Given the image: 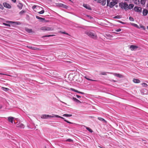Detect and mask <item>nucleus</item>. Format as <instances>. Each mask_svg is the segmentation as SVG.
<instances>
[{"instance_id": "nucleus-1", "label": "nucleus", "mask_w": 148, "mask_h": 148, "mask_svg": "<svg viewBox=\"0 0 148 148\" xmlns=\"http://www.w3.org/2000/svg\"><path fill=\"white\" fill-rule=\"evenodd\" d=\"M85 34L92 38H96V35L95 32L93 31H86L85 32Z\"/></svg>"}, {"instance_id": "nucleus-2", "label": "nucleus", "mask_w": 148, "mask_h": 148, "mask_svg": "<svg viewBox=\"0 0 148 148\" xmlns=\"http://www.w3.org/2000/svg\"><path fill=\"white\" fill-rule=\"evenodd\" d=\"M110 1V0H107V5L108 6H109L110 8H112L116 3V2L114 1L113 0H112V1H111L109 3Z\"/></svg>"}, {"instance_id": "nucleus-3", "label": "nucleus", "mask_w": 148, "mask_h": 148, "mask_svg": "<svg viewBox=\"0 0 148 148\" xmlns=\"http://www.w3.org/2000/svg\"><path fill=\"white\" fill-rule=\"evenodd\" d=\"M119 6L122 8L127 10L128 9V4L125 3H122L119 4Z\"/></svg>"}, {"instance_id": "nucleus-4", "label": "nucleus", "mask_w": 148, "mask_h": 148, "mask_svg": "<svg viewBox=\"0 0 148 148\" xmlns=\"http://www.w3.org/2000/svg\"><path fill=\"white\" fill-rule=\"evenodd\" d=\"M40 29L43 31H52L53 29L52 27H42L40 28Z\"/></svg>"}, {"instance_id": "nucleus-5", "label": "nucleus", "mask_w": 148, "mask_h": 148, "mask_svg": "<svg viewBox=\"0 0 148 148\" xmlns=\"http://www.w3.org/2000/svg\"><path fill=\"white\" fill-rule=\"evenodd\" d=\"M54 117L53 116H51V115L47 114H43L42 115L41 118L42 119H46L48 118H52Z\"/></svg>"}, {"instance_id": "nucleus-6", "label": "nucleus", "mask_w": 148, "mask_h": 148, "mask_svg": "<svg viewBox=\"0 0 148 148\" xmlns=\"http://www.w3.org/2000/svg\"><path fill=\"white\" fill-rule=\"evenodd\" d=\"M3 5L5 7L8 9H10L11 8V5L7 3H3Z\"/></svg>"}, {"instance_id": "nucleus-7", "label": "nucleus", "mask_w": 148, "mask_h": 148, "mask_svg": "<svg viewBox=\"0 0 148 148\" xmlns=\"http://www.w3.org/2000/svg\"><path fill=\"white\" fill-rule=\"evenodd\" d=\"M134 9L135 11L138 12H140L142 11V8L140 7H135L134 8Z\"/></svg>"}, {"instance_id": "nucleus-8", "label": "nucleus", "mask_w": 148, "mask_h": 148, "mask_svg": "<svg viewBox=\"0 0 148 148\" xmlns=\"http://www.w3.org/2000/svg\"><path fill=\"white\" fill-rule=\"evenodd\" d=\"M104 36L106 38L111 40L112 38V36L108 34H105V35H104Z\"/></svg>"}, {"instance_id": "nucleus-9", "label": "nucleus", "mask_w": 148, "mask_h": 148, "mask_svg": "<svg viewBox=\"0 0 148 148\" xmlns=\"http://www.w3.org/2000/svg\"><path fill=\"white\" fill-rule=\"evenodd\" d=\"M138 48V47L134 45H131L130 47V48L132 51L135 50Z\"/></svg>"}, {"instance_id": "nucleus-10", "label": "nucleus", "mask_w": 148, "mask_h": 148, "mask_svg": "<svg viewBox=\"0 0 148 148\" xmlns=\"http://www.w3.org/2000/svg\"><path fill=\"white\" fill-rule=\"evenodd\" d=\"M8 120L9 122H11V123H13V120L14 118L13 117L9 116L8 118Z\"/></svg>"}, {"instance_id": "nucleus-11", "label": "nucleus", "mask_w": 148, "mask_h": 148, "mask_svg": "<svg viewBox=\"0 0 148 148\" xmlns=\"http://www.w3.org/2000/svg\"><path fill=\"white\" fill-rule=\"evenodd\" d=\"M111 74H112L114 75L119 77H123V75L119 74L112 73Z\"/></svg>"}, {"instance_id": "nucleus-12", "label": "nucleus", "mask_w": 148, "mask_h": 148, "mask_svg": "<svg viewBox=\"0 0 148 148\" xmlns=\"http://www.w3.org/2000/svg\"><path fill=\"white\" fill-rule=\"evenodd\" d=\"M83 6L87 9L89 10H91V8L90 6L88 5L84 4H83Z\"/></svg>"}, {"instance_id": "nucleus-13", "label": "nucleus", "mask_w": 148, "mask_h": 148, "mask_svg": "<svg viewBox=\"0 0 148 148\" xmlns=\"http://www.w3.org/2000/svg\"><path fill=\"white\" fill-rule=\"evenodd\" d=\"M36 17L37 19L40 20V21L41 22H42L44 21L45 22V18L40 17L38 16H36Z\"/></svg>"}, {"instance_id": "nucleus-14", "label": "nucleus", "mask_w": 148, "mask_h": 148, "mask_svg": "<svg viewBox=\"0 0 148 148\" xmlns=\"http://www.w3.org/2000/svg\"><path fill=\"white\" fill-rule=\"evenodd\" d=\"M73 99L74 101H75L76 103H81V102L80 101H79V100L77 99L75 97H73Z\"/></svg>"}, {"instance_id": "nucleus-15", "label": "nucleus", "mask_w": 148, "mask_h": 148, "mask_svg": "<svg viewBox=\"0 0 148 148\" xmlns=\"http://www.w3.org/2000/svg\"><path fill=\"white\" fill-rule=\"evenodd\" d=\"M17 7L20 9L21 10L22 9L23 7V4L22 3H19L17 5Z\"/></svg>"}, {"instance_id": "nucleus-16", "label": "nucleus", "mask_w": 148, "mask_h": 148, "mask_svg": "<svg viewBox=\"0 0 148 148\" xmlns=\"http://www.w3.org/2000/svg\"><path fill=\"white\" fill-rule=\"evenodd\" d=\"M133 81L134 83H139L140 82V81L139 79H133Z\"/></svg>"}, {"instance_id": "nucleus-17", "label": "nucleus", "mask_w": 148, "mask_h": 148, "mask_svg": "<svg viewBox=\"0 0 148 148\" xmlns=\"http://www.w3.org/2000/svg\"><path fill=\"white\" fill-rule=\"evenodd\" d=\"M59 6L63 8H67V6L65 5L62 3H60L59 4Z\"/></svg>"}, {"instance_id": "nucleus-18", "label": "nucleus", "mask_w": 148, "mask_h": 148, "mask_svg": "<svg viewBox=\"0 0 148 148\" xmlns=\"http://www.w3.org/2000/svg\"><path fill=\"white\" fill-rule=\"evenodd\" d=\"M25 30L27 32L29 33H32L33 32L32 29H29L28 28H26Z\"/></svg>"}, {"instance_id": "nucleus-19", "label": "nucleus", "mask_w": 148, "mask_h": 148, "mask_svg": "<svg viewBox=\"0 0 148 148\" xmlns=\"http://www.w3.org/2000/svg\"><path fill=\"white\" fill-rule=\"evenodd\" d=\"M29 48L32 49V50H38L39 49V48H37L33 47L31 46H27Z\"/></svg>"}, {"instance_id": "nucleus-20", "label": "nucleus", "mask_w": 148, "mask_h": 148, "mask_svg": "<svg viewBox=\"0 0 148 148\" xmlns=\"http://www.w3.org/2000/svg\"><path fill=\"white\" fill-rule=\"evenodd\" d=\"M148 11L147 10L144 9L143 11V15L146 16L148 13Z\"/></svg>"}, {"instance_id": "nucleus-21", "label": "nucleus", "mask_w": 148, "mask_h": 148, "mask_svg": "<svg viewBox=\"0 0 148 148\" xmlns=\"http://www.w3.org/2000/svg\"><path fill=\"white\" fill-rule=\"evenodd\" d=\"M1 89L2 90L5 91H7L9 90V88H7L4 87H1Z\"/></svg>"}, {"instance_id": "nucleus-22", "label": "nucleus", "mask_w": 148, "mask_h": 148, "mask_svg": "<svg viewBox=\"0 0 148 148\" xmlns=\"http://www.w3.org/2000/svg\"><path fill=\"white\" fill-rule=\"evenodd\" d=\"M133 1L135 4L138 5L140 3V0H133Z\"/></svg>"}, {"instance_id": "nucleus-23", "label": "nucleus", "mask_w": 148, "mask_h": 148, "mask_svg": "<svg viewBox=\"0 0 148 148\" xmlns=\"http://www.w3.org/2000/svg\"><path fill=\"white\" fill-rule=\"evenodd\" d=\"M62 116H65L66 117H70L72 116V114H64Z\"/></svg>"}, {"instance_id": "nucleus-24", "label": "nucleus", "mask_w": 148, "mask_h": 148, "mask_svg": "<svg viewBox=\"0 0 148 148\" xmlns=\"http://www.w3.org/2000/svg\"><path fill=\"white\" fill-rule=\"evenodd\" d=\"M6 22L7 23H12V22L13 23H14L15 24L17 25H19V24H20V22H12V21H7Z\"/></svg>"}, {"instance_id": "nucleus-25", "label": "nucleus", "mask_w": 148, "mask_h": 148, "mask_svg": "<svg viewBox=\"0 0 148 148\" xmlns=\"http://www.w3.org/2000/svg\"><path fill=\"white\" fill-rule=\"evenodd\" d=\"M18 127L20 128H23L25 126L23 124H21L17 126Z\"/></svg>"}, {"instance_id": "nucleus-26", "label": "nucleus", "mask_w": 148, "mask_h": 148, "mask_svg": "<svg viewBox=\"0 0 148 148\" xmlns=\"http://www.w3.org/2000/svg\"><path fill=\"white\" fill-rule=\"evenodd\" d=\"M54 36V35H45L43 36H42V38L50 37L51 36Z\"/></svg>"}, {"instance_id": "nucleus-27", "label": "nucleus", "mask_w": 148, "mask_h": 148, "mask_svg": "<svg viewBox=\"0 0 148 148\" xmlns=\"http://www.w3.org/2000/svg\"><path fill=\"white\" fill-rule=\"evenodd\" d=\"M66 142H73V140L69 138L66 140Z\"/></svg>"}, {"instance_id": "nucleus-28", "label": "nucleus", "mask_w": 148, "mask_h": 148, "mask_svg": "<svg viewBox=\"0 0 148 148\" xmlns=\"http://www.w3.org/2000/svg\"><path fill=\"white\" fill-rule=\"evenodd\" d=\"M132 25L138 28H140L136 24L134 23H132Z\"/></svg>"}, {"instance_id": "nucleus-29", "label": "nucleus", "mask_w": 148, "mask_h": 148, "mask_svg": "<svg viewBox=\"0 0 148 148\" xmlns=\"http://www.w3.org/2000/svg\"><path fill=\"white\" fill-rule=\"evenodd\" d=\"M134 6V5L132 4H130L128 6V9H130L132 8Z\"/></svg>"}, {"instance_id": "nucleus-30", "label": "nucleus", "mask_w": 148, "mask_h": 148, "mask_svg": "<svg viewBox=\"0 0 148 148\" xmlns=\"http://www.w3.org/2000/svg\"><path fill=\"white\" fill-rule=\"evenodd\" d=\"M55 116L56 117H57V118H60L62 119H63V120H64V118L62 117V116H58V115H55Z\"/></svg>"}, {"instance_id": "nucleus-31", "label": "nucleus", "mask_w": 148, "mask_h": 148, "mask_svg": "<svg viewBox=\"0 0 148 148\" xmlns=\"http://www.w3.org/2000/svg\"><path fill=\"white\" fill-rule=\"evenodd\" d=\"M107 73L108 74H111L112 73H110V72H102V75H107Z\"/></svg>"}, {"instance_id": "nucleus-32", "label": "nucleus", "mask_w": 148, "mask_h": 148, "mask_svg": "<svg viewBox=\"0 0 148 148\" xmlns=\"http://www.w3.org/2000/svg\"><path fill=\"white\" fill-rule=\"evenodd\" d=\"M86 128L90 132L92 133L93 132V131L90 128H89L88 127H86Z\"/></svg>"}, {"instance_id": "nucleus-33", "label": "nucleus", "mask_w": 148, "mask_h": 148, "mask_svg": "<svg viewBox=\"0 0 148 148\" xmlns=\"http://www.w3.org/2000/svg\"><path fill=\"white\" fill-rule=\"evenodd\" d=\"M140 3L144 5L145 3V0H141L140 1Z\"/></svg>"}, {"instance_id": "nucleus-34", "label": "nucleus", "mask_w": 148, "mask_h": 148, "mask_svg": "<svg viewBox=\"0 0 148 148\" xmlns=\"http://www.w3.org/2000/svg\"><path fill=\"white\" fill-rule=\"evenodd\" d=\"M105 124L106 125H107V122L104 119L102 118V123Z\"/></svg>"}, {"instance_id": "nucleus-35", "label": "nucleus", "mask_w": 148, "mask_h": 148, "mask_svg": "<svg viewBox=\"0 0 148 148\" xmlns=\"http://www.w3.org/2000/svg\"><path fill=\"white\" fill-rule=\"evenodd\" d=\"M121 18V16H119V15H117V16H114V18L119 19V18Z\"/></svg>"}, {"instance_id": "nucleus-36", "label": "nucleus", "mask_w": 148, "mask_h": 148, "mask_svg": "<svg viewBox=\"0 0 148 148\" xmlns=\"http://www.w3.org/2000/svg\"><path fill=\"white\" fill-rule=\"evenodd\" d=\"M71 90H72L73 91H74L76 92H78L79 91H78L77 90H75L74 88H71Z\"/></svg>"}, {"instance_id": "nucleus-37", "label": "nucleus", "mask_w": 148, "mask_h": 148, "mask_svg": "<svg viewBox=\"0 0 148 148\" xmlns=\"http://www.w3.org/2000/svg\"><path fill=\"white\" fill-rule=\"evenodd\" d=\"M25 12V11L24 10H22L19 13L20 15H22Z\"/></svg>"}, {"instance_id": "nucleus-38", "label": "nucleus", "mask_w": 148, "mask_h": 148, "mask_svg": "<svg viewBox=\"0 0 148 148\" xmlns=\"http://www.w3.org/2000/svg\"><path fill=\"white\" fill-rule=\"evenodd\" d=\"M142 85L143 87H147V84L145 83H142Z\"/></svg>"}, {"instance_id": "nucleus-39", "label": "nucleus", "mask_w": 148, "mask_h": 148, "mask_svg": "<svg viewBox=\"0 0 148 148\" xmlns=\"http://www.w3.org/2000/svg\"><path fill=\"white\" fill-rule=\"evenodd\" d=\"M106 0H102V5H104L106 4Z\"/></svg>"}, {"instance_id": "nucleus-40", "label": "nucleus", "mask_w": 148, "mask_h": 148, "mask_svg": "<svg viewBox=\"0 0 148 148\" xmlns=\"http://www.w3.org/2000/svg\"><path fill=\"white\" fill-rule=\"evenodd\" d=\"M44 12H45L44 10H41V11L39 12L38 13L39 14H43Z\"/></svg>"}, {"instance_id": "nucleus-41", "label": "nucleus", "mask_w": 148, "mask_h": 148, "mask_svg": "<svg viewBox=\"0 0 148 148\" xmlns=\"http://www.w3.org/2000/svg\"><path fill=\"white\" fill-rule=\"evenodd\" d=\"M3 25H4L6 26H8V27H10V24H6V23H3Z\"/></svg>"}, {"instance_id": "nucleus-42", "label": "nucleus", "mask_w": 148, "mask_h": 148, "mask_svg": "<svg viewBox=\"0 0 148 148\" xmlns=\"http://www.w3.org/2000/svg\"><path fill=\"white\" fill-rule=\"evenodd\" d=\"M129 19L130 21H134V19L132 17H130Z\"/></svg>"}, {"instance_id": "nucleus-43", "label": "nucleus", "mask_w": 148, "mask_h": 148, "mask_svg": "<svg viewBox=\"0 0 148 148\" xmlns=\"http://www.w3.org/2000/svg\"><path fill=\"white\" fill-rule=\"evenodd\" d=\"M139 28H142L144 30H145V29H146L145 27L144 26H143L142 25H140V27Z\"/></svg>"}, {"instance_id": "nucleus-44", "label": "nucleus", "mask_w": 148, "mask_h": 148, "mask_svg": "<svg viewBox=\"0 0 148 148\" xmlns=\"http://www.w3.org/2000/svg\"><path fill=\"white\" fill-rule=\"evenodd\" d=\"M64 121H65L66 122H67L68 123H71V122H70L69 121H68L66 120L65 118H64Z\"/></svg>"}, {"instance_id": "nucleus-45", "label": "nucleus", "mask_w": 148, "mask_h": 148, "mask_svg": "<svg viewBox=\"0 0 148 148\" xmlns=\"http://www.w3.org/2000/svg\"><path fill=\"white\" fill-rule=\"evenodd\" d=\"M121 29L119 28L118 29H117L115 30V31L117 32H119L121 31Z\"/></svg>"}, {"instance_id": "nucleus-46", "label": "nucleus", "mask_w": 148, "mask_h": 148, "mask_svg": "<svg viewBox=\"0 0 148 148\" xmlns=\"http://www.w3.org/2000/svg\"><path fill=\"white\" fill-rule=\"evenodd\" d=\"M85 78L87 79L88 80H90V81H95L94 80H92L91 79H90L89 78H87V77H85Z\"/></svg>"}, {"instance_id": "nucleus-47", "label": "nucleus", "mask_w": 148, "mask_h": 148, "mask_svg": "<svg viewBox=\"0 0 148 148\" xmlns=\"http://www.w3.org/2000/svg\"><path fill=\"white\" fill-rule=\"evenodd\" d=\"M36 5H34L32 6V8L33 9H34L36 8Z\"/></svg>"}, {"instance_id": "nucleus-48", "label": "nucleus", "mask_w": 148, "mask_h": 148, "mask_svg": "<svg viewBox=\"0 0 148 148\" xmlns=\"http://www.w3.org/2000/svg\"><path fill=\"white\" fill-rule=\"evenodd\" d=\"M62 33L63 34H66V35H69V34L68 33H67L65 32H62Z\"/></svg>"}, {"instance_id": "nucleus-49", "label": "nucleus", "mask_w": 148, "mask_h": 148, "mask_svg": "<svg viewBox=\"0 0 148 148\" xmlns=\"http://www.w3.org/2000/svg\"><path fill=\"white\" fill-rule=\"evenodd\" d=\"M87 17L89 18L90 19H92V18H93L91 16H90V15H87Z\"/></svg>"}, {"instance_id": "nucleus-50", "label": "nucleus", "mask_w": 148, "mask_h": 148, "mask_svg": "<svg viewBox=\"0 0 148 148\" xmlns=\"http://www.w3.org/2000/svg\"><path fill=\"white\" fill-rule=\"evenodd\" d=\"M78 93H79L81 94H83V95H84V94H85V93L84 92H79V91Z\"/></svg>"}, {"instance_id": "nucleus-51", "label": "nucleus", "mask_w": 148, "mask_h": 148, "mask_svg": "<svg viewBox=\"0 0 148 148\" xmlns=\"http://www.w3.org/2000/svg\"><path fill=\"white\" fill-rule=\"evenodd\" d=\"M98 119L99 120H102V118H101V117H98Z\"/></svg>"}, {"instance_id": "nucleus-52", "label": "nucleus", "mask_w": 148, "mask_h": 148, "mask_svg": "<svg viewBox=\"0 0 148 148\" xmlns=\"http://www.w3.org/2000/svg\"><path fill=\"white\" fill-rule=\"evenodd\" d=\"M76 96L77 97V98H80V97H80V96H79V95H76Z\"/></svg>"}, {"instance_id": "nucleus-53", "label": "nucleus", "mask_w": 148, "mask_h": 148, "mask_svg": "<svg viewBox=\"0 0 148 148\" xmlns=\"http://www.w3.org/2000/svg\"><path fill=\"white\" fill-rule=\"evenodd\" d=\"M12 1L14 3H15L16 2V0H12Z\"/></svg>"}, {"instance_id": "nucleus-54", "label": "nucleus", "mask_w": 148, "mask_h": 148, "mask_svg": "<svg viewBox=\"0 0 148 148\" xmlns=\"http://www.w3.org/2000/svg\"><path fill=\"white\" fill-rule=\"evenodd\" d=\"M0 75H6L5 74H4V73H0Z\"/></svg>"}, {"instance_id": "nucleus-55", "label": "nucleus", "mask_w": 148, "mask_h": 148, "mask_svg": "<svg viewBox=\"0 0 148 148\" xmlns=\"http://www.w3.org/2000/svg\"><path fill=\"white\" fill-rule=\"evenodd\" d=\"M120 23H122V24H124V23L123 22H122V21H119Z\"/></svg>"}, {"instance_id": "nucleus-56", "label": "nucleus", "mask_w": 148, "mask_h": 148, "mask_svg": "<svg viewBox=\"0 0 148 148\" xmlns=\"http://www.w3.org/2000/svg\"><path fill=\"white\" fill-rule=\"evenodd\" d=\"M143 91H146V89H145V90H142L141 91V92H142Z\"/></svg>"}, {"instance_id": "nucleus-57", "label": "nucleus", "mask_w": 148, "mask_h": 148, "mask_svg": "<svg viewBox=\"0 0 148 148\" xmlns=\"http://www.w3.org/2000/svg\"><path fill=\"white\" fill-rule=\"evenodd\" d=\"M2 107V106L1 105H0V109H1Z\"/></svg>"}, {"instance_id": "nucleus-58", "label": "nucleus", "mask_w": 148, "mask_h": 148, "mask_svg": "<svg viewBox=\"0 0 148 148\" xmlns=\"http://www.w3.org/2000/svg\"><path fill=\"white\" fill-rule=\"evenodd\" d=\"M112 81H113V82H116V81L114 80H112Z\"/></svg>"}, {"instance_id": "nucleus-59", "label": "nucleus", "mask_w": 148, "mask_h": 148, "mask_svg": "<svg viewBox=\"0 0 148 148\" xmlns=\"http://www.w3.org/2000/svg\"><path fill=\"white\" fill-rule=\"evenodd\" d=\"M147 7H148V3L147 4Z\"/></svg>"}, {"instance_id": "nucleus-60", "label": "nucleus", "mask_w": 148, "mask_h": 148, "mask_svg": "<svg viewBox=\"0 0 148 148\" xmlns=\"http://www.w3.org/2000/svg\"><path fill=\"white\" fill-rule=\"evenodd\" d=\"M1 8L2 9V10H3V8Z\"/></svg>"}, {"instance_id": "nucleus-61", "label": "nucleus", "mask_w": 148, "mask_h": 148, "mask_svg": "<svg viewBox=\"0 0 148 148\" xmlns=\"http://www.w3.org/2000/svg\"><path fill=\"white\" fill-rule=\"evenodd\" d=\"M62 102L63 103H64V104H66V103H64V102Z\"/></svg>"}, {"instance_id": "nucleus-62", "label": "nucleus", "mask_w": 148, "mask_h": 148, "mask_svg": "<svg viewBox=\"0 0 148 148\" xmlns=\"http://www.w3.org/2000/svg\"><path fill=\"white\" fill-rule=\"evenodd\" d=\"M147 29H148V26L147 27Z\"/></svg>"}, {"instance_id": "nucleus-63", "label": "nucleus", "mask_w": 148, "mask_h": 148, "mask_svg": "<svg viewBox=\"0 0 148 148\" xmlns=\"http://www.w3.org/2000/svg\"><path fill=\"white\" fill-rule=\"evenodd\" d=\"M0 6H2V5H1V4H0Z\"/></svg>"}, {"instance_id": "nucleus-64", "label": "nucleus", "mask_w": 148, "mask_h": 148, "mask_svg": "<svg viewBox=\"0 0 148 148\" xmlns=\"http://www.w3.org/2000/svg\"><path fill=\"white\" fill-rule=\"evenodd\" d=\"M45 147V148H47L46 147Z\"/></svg>"}]
</instances>
